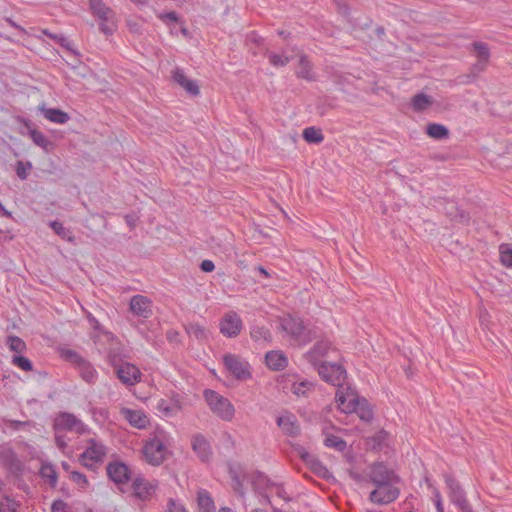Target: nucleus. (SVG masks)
<instances>
[{
	"instance_id": "58836bf2",
	"label": "nucleus",
	"mask_w": 512,
	"mask_h": 512,
	"mask_svg": "<svg viewBox=\"0 0 512 512\" xmlns=\"http://www.w3.org/2000/svg\"><path fill=\"white\" fill-rule=\"evenodd\" d=\"M50 227L62 239L67 240L71 243L75 241V237L72 235V232L68 228L64 227V225L61 222L52 221L50 222Z\"/></svg>"
},
{
	"instance_id": "4468645a",
	"label": "nucleus",
	"mask_w": 512,
	"mask_h": 512,
	"mask_svg": "<svg viewBox=\"0 0 512 512\" xmlns=\"http://www.w3.org/2000/svg\"><path fill=\"white\" fill-rule=\"evenodd\" d=\"M132 489H133L132 495L135 498H137L141 501H147L156 492L157 483L151 482V481L145 479L143 476L138 475L133 479Z\"/></svg>"
},
{
	"instance_id": "c03bdc74",
	"label": "nucleus",
	"mask_w": 512,
	"mask_h": 512,
	"mask_svg": "<svg viewBox=\"0 0 512 512\" xmlns=\"http://www.w3.org/2000/svg\"><path fill=\"white\" fill-rule=\"evenodd\" d=\"M40 473H41V476L43 478H48L49 479L50 484H51L52 487L56 486V483H57V473H56V471H55V469H54V467L52 465H50V464L42 465Z\"/></svg>"
},
{
	"instance_id": "f8f14e48",
	"label": "nucleus",
	"mask_w": 512,
	"mask_h": 512,
	"mask_svg": "<svg viewBox=\"0 0 512 512\" xmlns=\"http://www.w3.org/2000/svg\"><path fill=\"white\" fill-rule=\"evenodd\" d=\"M56 431H71L77 434H83L86 426L72 413H60L54 421Z\"/></svg>"
},
{
	"instance_id": "2eb2a0df",
	"label": "nucleus",
	"mask_w": 512,
	"mask_h": 512,
	"mask_svg": "<svg viewBox=\"0 0 512 512\" xmlns=\"http://www.w3.org/2000/svg\"><path fill=\"white\" fill-rule=\"evenodd\" d=\"M472 48L477 62L472 66L471 73L476 77L486 69L490 60V49L488 45L483 42H474Z\"/></svg>"
},
{
	"instance_id": "5701e85b",
	"label": "nucleus",
	"mask_w": 512,
	"mask_h": 512,
	"mask_svg": "<svg viewBox=\"0 0 512 512\" xmlns=\"http://www.w3.org/2000/svg\"><path fill=\"white\" fill-rule=\"evenodd\" d=\"M192 449L198 455L201 461H208L211 456L210 444L206 438L197 434L192 438Z\"/></svg>"
},
{
	"instance_id": "2f4dec72",
	"label": "nucleus",
	"mask_w": 512,
	"mask_h": 512,
	"mask_svg": "<svg viewBox=\"0 0 512 512\" xmlns=\"http://www.w3.org/2000/svg\"><path fill=\"white\" fill-rule=\"evenodd\" d=\"M426 134L436 140L447 139L450 135L449 129L438 123H429L426 126Z\"/></svg>"
},
{
	"instance_id": "37998d69",
	"label": "nucleus",
	"mask_w": 512,
	"mask_h": 512,
	"mask_svg": "<svg viewBox=\"0 0 512 512\" xmlns=\"http://www.w3.org/2000/svg\"><path fill=\"white\" fill-rule=\"evenodd\" d=\"M324 444L340 452L344 451L346 448V442L342 438L334 435L327 436L324 440Z\"/></svg>"
},
{
	"instance_id": "ea45409f",
	"label": "nucleus",
	"mask_w": 512,
	"mask_h": 512,
	"mask_svg": "<svg viewBox=\"0 0 512 512\" xmlns=\"http://www.w3.org/2000/svg\"><path fill=\"white\" fill-rule=\"evenodd\" d=\"M6 344L9 349L17 353V355L23 353L27 349L26 343L20 337L14 335L7 337Z\"/></svg>"
},
{
	"instance_id": "a878e982",
	"label": "nucleus",
	"mask_w": 512,
	"mask_h": 512,
	"mask_svg": "<svg viewBox=\"0 0 512 512\" xmlns=\"http://www.w3.org/2000/svg\"><path fill=\"white\" fill-rule=\"evenodd\" d=\"M39 109L44 117L53 123L64 124L70 119L69 115L60 109L45 107H40Z\"/></svg>"
},
{
	"instance_id": "e433bc0d",
	"label": "nucleus",
	"mask_w": 512,
	"mask_h": 512,
	"mask_svg": "<svg viewBox=\"0 0 512 512\" xmlns=\"http://www.w3.org/2000/svg\"><path fill=\"white\" fill-rule=\"evenodd\" d=\"M501 264L506 268H512V245L503 243L499 246Z\"/></svg>"
},
{
	"instance_id": "aec40b11",
	"label": "nucleus",
	"mask_w": 512,
	"mask_h": 512,
	"mask_svg": "<svg viewBox=\"0 0 512 512\" xmlns=\"http://www.w3.org/2000/svg\"><path fill=\"white\" fill-rule=\"evenodd\" d=\"M121 415L135 428L144 429L149 424V419L146 414L141 410H133L129 408H122Z\"/></svg>"
},
{
	"instance_id": "de8ad7c7",
	"label": "nucleus",
	"mask_w": 512,
	"mask_h": 512,
	"mask_svg": "<svg viewBox=\"0 0 512 512\" xmlns=\"http://www.w3.org/2000/svg\"><path fill=\"white\" fill-rule=\"evenodd\" d=\"M32 169L31 162L18 161L16 163V174L21 180H25L28 177L29 171Z\"/></svg>"
},
{
	"instance_id": "49530a36",
	"label": "nucleus",
	"mask_w": 512,
	"mask_h": 512,
	"mask_svg": "<svg viewBox=\"0 0 512 512\" xmlns=\"http://www.w3.org/2000/svg\"><path fill=\"white\" fill-rule=\"evenodd\" d=\"M251 337L254 340H265L270 341L271 340V334L268 329L265 327H253L250 332Z\"/></svg>"
},
{
	"instance_id": "dca6fc26",
	"label": "nucleus",
	"mask_w": 512,
	"mask_h": 512,
	"mask_svg": "<svg viewBox=\"0 0 512 512\" xmlns=\"http://www.w3.org/2000/svg\"><path fill=\"white\" fill-rule=\"evenodd\" d=\"M106 469L109 478L117 485L126 484L131 479V471L123 462H111Z\"/></svg>"
},
{
	"instance_id": "864d4df0",
	"label": "nucleus",
	"mask_w": 512,
	"mask_h": 512,
	"mask_svg": "<svg viewBox=\"0 0 512 512\" xmlns=\"http://www.w3.org/2000/svg\"><path fill=\"white\" fill-rule=\"evenodd\" d=\"M268 58L270 63L275 67L285 66L290 61L289 57H283L275 53H270Z\"/></svg>"
},
{
	"instance_id": "72a5a7b5",
	"label": "nucleus",
	"mask_w": 512,
	"mask_h": 512,
	"mask_svg": "<svg viewBox=\"0 0 512 512\" xmlns=\"http://www.w3.org/2000/svg\"><path fill=\"white\" fill-rule=\"evenodd\" d=\"M30 137L35 145L41 147L46 152L53 149V143L39 130H30Z\"/></svg>"
},
{
	"instance_id": "bb28decb",
	"label": "nucleus",
	"mask_w": 512,
	"mask_h": 512,
	"mask_svg": "<svg viewBox=\"0 0 512 512\" xmlns=\"http://www.w3.org/2000/svg\"><path fill=\"white\" fill-rule=\"evenodd\" d=\"M266 363L273 370H281L287 366V358L279 351H270L265 356Z\"/></svg>"
},
{
	"instance_id": "4c0bfd02",
	"label": "nucleus",
	"mask_w": 512,
	"mask_h": 512,
	"mask_svg": "<svg viewBox=\"0 0 512 512\" xmlns=\"http://www.w3.org/2000/svg\"><path fill=\"white\" fill-rule=\"evenodd\" d=\"M186 331L190 336L198 340H206L209 334L207 329L198 323H190L186 326Z\"/></svg>"
},
{
	"instance_id": "6e6552de",
	"label": "nucleus",
	"mask_w": 512,
	"mask_h": 512,
	"mask_svg": "<svg viewBox=\"0 0 512 512\" xmlns=\"http://www.w3.org/2000/svg\"><path fill=\"white\" fill-rule=\"evenodd\" d=\"M337 349L328 340L322 339L317 341L313 347L305 354V358L314 367H318L323 361L324 357H329L332 354H337Z\"/></svg>"
},
{
	"instance_id": "09e8293b",
	"label": "nucleus",
	"mask_w": 512,
	"mask_h": 512,
	"mask_svg": "<svg viewBox=\"0 0 512 512\" xmlns=\"http://www.w3.org/2000/svg\"><path fill=\"white\" fill-rule=\"evenodd\" d=\"M313 384L309 381H302L299 383H294L292 385V392L297 396H304L308 390L311 389Z\"/></svg>"
},
{
	"instance_id": "7ed1b4c3",
	"label": "nucleus",
	"mask_w": 512,
	"mask_h": 512,
	"mask_svg": "<svg viewBox=\"0 0 512 512\" xmlns=\"http://www.w3.org/2000/svg\"><path fill=\"white\" fill-rule=\"evenodd\" d=\"M204 397L214 414L225 421L232 420L235 410L232 403L227 398L213 390H205Z\"/></svg>"
},
{
	"instance_id": "7c9ffc66",
	"label": "nucleus",
	"mask_w": 512,
	"mask_h": 512,
	"mask_svg": "<svg viewBox=\"0 0 512 512\" xmlns=\"http://www.w3.org/2000/svg\"><path fill=\"white\" fill-rule=\"evenodd\" d=\"M197 504L200 512H215L214 501L209 492L204 489L197 493Z\"/></svg>"
},
{
	"instance_id": "393cba45",
	"label": "nucleus",
	"mask_w": 512,
	"mask_h": 512,
	"mask_svg": "<svg viewBox=\"0 0 512 512\" xmlns=\"http://www.w3.org/2000/svg\"><path fill=\"white\" fill-rule=\"evenodd\" d=\"M353 413H356L358 417L364 422H371L374 418L373 408L367 399L361 397L359 403L355 406Z\"/></svg>"
},
{
	"instance_id": "4d7b16f0",
	"label": "nucleus",
	"mask_w": 512,
	"mask_h": 512,
	"mask_svg": "<svg viewBox=\"0 0 512 512\" xmlns=\"http://www.w3.org/2000/svg\"><path fill=\"white\" fill-rule=\"evenodd\" d=\"M168 508H169V512H187L186 509L182 505L177 504L173 499L169 500Z\"/></svg>"
},
{
	"instance_id": "9d476101",
	"label": "nucleus",
	"mask_w": 512,
	"mask_h": 512,
	"mask_svg": "<svg viewBox=\"0 0 512 512\" xmlns=\"http://www.w3.org/2000/svg\"><path fill=\"white\" fill-rule=\"evenodd\" d=\"M445 482L449 488V496L452 503H454L461 510V512H469L472 507L469 504L465 496V492L463 491L458 481L453 476L446 475Z\"/></svg>"
},
{
	"instance_id": "338daca9",
	"label": "nucleus",
	"mask_w": 512,
	"mask_h": 512,
	"mask_svg": "<svg viewBox=\"0 0 512 512\" xmlns=\"http://www.w3.org/2000/svg\"><path fill=\"white\" fill-rule=\"evenodd\" d=\"M88 320L95 329H99V322L91 314L88 315Z\"/></svg>"
},
{
	"instance_id": "f257e3e1",
	"label": "nucleus",
	"mask_w": 512,
	"mask_h": 512,
	"mask_svg": "<svg viewBox=\"0 0 512 512\" xmlns=\"http://www.w3.org/2000/svg\"><path fill=\"white\" fill-rule=\"evenodd\" d=\"M165 433L158 431L154 433L143 445L142 454L144 460L152 465H161L167 457L168 450L164 443Z\"/></svg>"
},
{
	"instance_id": "9b49d317",
	"label": "nucleus",
	"mask_w": 512,
	"mask_h": 512,
	"mask_svg": "<svg viewBox=\"0 0 512 512\" xmlns=\"http://www.w3.org/2000/svg\"><path fill=\"white\" fill-rule=\"evenodd\" d=\"M219 330L227 338L237 337L242 330V320L235 311H228L219 322Z\"/></svg>"
},
{
	"instance_id": "f03ea898",
	"label": "nucleus",
	"mask_w": 512,
	"mask_h": 512,
	"mask_svg": "<svg viewBox=\"0 0 512 512\" xmlns=\"http://www.w3.org/2000/svg\"><path fill=\"white\" fill-rule=\"evenodd\" d=\"M280 327L299 346L305 345L313 339L312 331L304 326L302 319L299 317L292 315L282 317Z\"/></svg>"
},
{
	"instance_id": "ddd939ff",
	"label": "nucleus",
	"mask_w": 512,
	"mask_h": 512,
	"mask_svg": "<svg viewBox=\"0 0 512 512\" xmlns=\"http://www.w3.org/2000/svg\"><path fill=\"white\" fill-rule=\"evenodd\" d=\"M89 446L80 455V462L87 468H92L95 463L102 462L106 455L105 447L94 439L89 440Z\"/></svg>"
},
{
	"instance_id": "f704fd0d",
	"label": "nucleus",
	"mask_w": 512,
	"mask_h": 512,
	"mask_svg": "<svg viewBox=\"0 0 512 512\" xmlns=\"http://www.w3.org/2000/svg\"><path fill=\"white\" fill-rule=\"evenodd\" d=\"M77 368L84 381H86L87 383L95 382L97 372L89 362L84 360Z\"/></svg>"
},
{
	"instance_id": "052dcab7",
	"label": "nucleus",
	"mask_w": 512,
	"mask_h": 512,
	"mask_svg": "<svg viewBox=\"0 0 512 512\" xmlns=\"http://www.w3.org/2000/svg\"><path fill=\"white\" fill-rule=\"evenodd\" d=\"M233 480H234V490L240 495V496H243L244 495V489H243V485H242V482L239 480V478L237 476H234L233 477Z\"/></svg>"
},
{
	"instance_id": "8fccbe9b",
	"label": "nucleus",
	"mask_w": 512,
	"mask_h": 512,
	"mask_svg": "<svg viewBox=\"0 0 512 512\" xmlns=\"http://www.w3.org/2000/svg\"><path fill=\"white\" fill-rule=\"evenodd\" d=\"M71 480L76 483L81 489H86L89 485L87 477L78 471L70 472Z\"/></svg>"
},
{
	"instance_id": "c756f323",
	"label": "nucleus",
	"mask_w": 512,
	"mask_h": 512,
	"mask_svg": "<svg viewBox=\"0 0 512 512\" xmlns=\"http://www.w3.org/2000/svg\"><path fill=\"white\" fill-rule=\"evenodd\" d=\"M302 458L309 465L310 469L320 477L329 478L330 473L328 469L314 456L305 453L302 455Z\"/></svg>"
},
{
	"instance_id": "3c124183",
	"label": "nucleus",
	"mask_w": 512,
	"mask_h": 512,
	"mask_svg": "<svg viewBox=\"0 0 512 512\" xmlns=\"http://www.w3.org/2000/svg\"><path fill=\"white\" fill-rule=\"evenodd\" d=\"M62 356L70 361L71 363L75 364L77 367L81 364V362H83L85 359L82 358L77 352H75L74 350H64L62 352Z\"/></svg>"
},
{
	"instance_id": "c9c22d12",
	"label": "nucleus",
	"mask_w": 512,
	"mask_h": 512,
	"mask_svg": "<svg viewBox=\"0 0 512 512\" xmlns=\"http://www.w3.org/2000/svg\"><path fill=\"white\" fill-rule=\"evenodd\" d=\"M302 136L304 140L308 143L319 144L324 140V135L321 129L316 128L314 126L305 128L303 130Z\"/></svg>"
},
{
	"instance_id": "774afa93",
	"label": "nucleus",
	"mask_w": 512,
	"mask_h": 512,
	"mask_svg": "<svg viewBox=\"0 0 512 512\" xmlns=\"http://www.w3.org/2000/svg\"><path fill=\"white\" fill-rule=\"evenodd\" d=\"M256 269H257V271H259V273L263 277H265V278H269L270 277V273L263 266H258Z\"/></svg>"
},
{
	"instance_id": "4be33fe9",
	"label": "nucleus",
	"mask_w": 512,
	"mask_h": 512,
	"mask_svg": "<svg viewBox=\"0 0 512 512\" xmlns=\"http://www.w3.org/2000/svg\"><path fill=\"white\" fill-rule=\"evenodd\" d=\"M298 68L296 70V76L306 81H315L316 75L313 72V66L307 55L299 53Z\"/></svg>"
},
{
	"instance_id": "cd10ccee",
	"label": "nucleus",
	"mask_w": 512,
	"mask_h": 512,
	"mask_svg": "<svg viewBox=\"0 0 512 512\" xmlns=\"http://www.w3.org/2000/svg\"><path fill=\"white\" fill-rule=\"evenodd\" d=\"M157 409L165 416H172L182 409V403L177 398L172 399L171 401L161 399L157 404Z\"/></svg>"
},
{
	"instance_id": "b1692460",
	"label": "nucleus",
	"mask_w": 512,
	"mask_h": 512,
	"mask_svg": "<svg viewBox=\"0 0 512 512\" xmlns=\"http://www.w3.org/2000/svg\"><path fill=\"white\" fill-rule=\"evenodd\" d=\"M90 8L92 13L101 21H111L114 19V12L102 0H90Z\"/></svg>"
},
{
	"instance_id": "bf43d9fd",
	"label": "nucleus",
	"mask_w": 512,
	"mask_h": 512,
	"mask_svg": "<svg viewBox=\"0 0 512 512\" xmlns=\"http://www.w3.org/2000/svg\"><path fill=\"white\" fill-rule=\"evenodd\" d=\"M434 496H435V506H436L437 512H444L441 495L438 490L434 491Z\"/></svg>"
},
{
	"instance_id": "a211bd4d",
	"label": "nucleus",
	"mask_w": 512,
	"mask_h": 512,
	"mask_svg": "<svg viewBox=\"0 0 512 512\" xmlns=\"http://www.w3.org/2000/svg\"><path fill=\"white\" fill-rule=\"evenodd\" d=\"M130 311L143 318H149L152 315L151 300L143 295H135L130 300Z\"/></svg>"
},
{
	"instance_id": "c85d7f7f",
	"label": "nucleus",
	"mask_w": 512,
	"mask_h": 512,
	"mask_svg": "<svg viewBox=\"0 0 512 512\" xmlns=\"http://www.w3.org/2000/svg\"><path fill=\"white\" fill-rule=\"evenodd\" d=\"M388 438H389V433L385 430H380L375 435L368 437L366 439V445L371 450L379 451L384 446L387 445Z\"/></svg>"
},
{
	"instance_id": "0eeeda50",
	"label": "nucleus",
	"mask_w": 512,
	"mask_h": 512,
	"mask_svg": "<svg viewBox=\"0 0 512 512\" xmlns=\"http://www.w3.org/2000/svg\"><path fill=\"white\" fill-rule=\"evenodd\" d=\"M337 407L343 413H353L355 406L359 403L361 397L358 393L350 386L338 387L335 395Z\"/></svg>"
},
{
	"instance_id": "0e129e2a",
	"label": "nucleus",
	"mask_w": 512,
	"mask_h": 512,
	"mask_svg": "<svg viewBox=\"0 0 512 512\" xmlns=\"http://www.w3.org/2000/svg\"><path fill=\"white\" fill-rule=\"evenodd\" d=\"M6 21H7V22L12 26V27H14V28H16V29L20 30V31H21V32H23V33H26V30H25L22 26L18 25L16 22H14L11 18H7V19H6Z\"/></svg>"
},
{
	"instance_id": "79ce46f5",
	"label": "nucleus",
	"mask_w": 512,
	"mask_h": 512,
	"mask_svg": "<svg viewBox=\"0 0 512 512\" xmlns=\"http://www.w3.org/2000/svg\"><path fill=\"white\" fill-rule=\"evenodd\" d=\"M450 219L456 223L467 224L470 220V216L464 210L453 207L451 212H448Z\"/></svg>"
},
{
	"instance_id": "6e6d98bb",
	"label": "nucleus",
	"mask_w": 512,
	"mask_h": 512,
	"mask_svg": "<svg viewBox=\"0 0 512 512\" xmlns=\"http://www.w3.org/2000/svg\"><path fill=\"white\" fill-rule=\"evenodd\" d=\"M67 508V504L63 500H55L52 503L51 510L52 512H65Z\"/></svg>"
},
{
	"instance_id": "5fc2aeb1",
	"label": "nucleus",
	"mask_w": 512,
	"mask_h": 512,
	"mask_svg": "<svg viewBox=\"0 0 512 512\" xmlns=\"http://www.w3.org/2000/svg\"><path fill=\"white\" fill-rule=\"evenodd\" d=\"M100 30L106 35L112 34L115 30L114 21H101Z\"/></svg>"
},
{
	"instance_id": "412c9836",
	"label": "nucleus",
	"mask_w": 512,
	"mask_h": 512,
	"mask_svg": "<svg viewBox=\"0 0 512 512\" xmlns=\"http://www.w3.org/2000/svg\"><path fill=\"white\" fill-rule=\"evenodd\" d=\"M172 77L187 93L193 96L199 95L200 89L198 84L194 80L189 79L181 69L177 68L174 70Z\"/></svg>"
},
{
	"instance_id": "13d9d810",
	"label": "nucleus",
	"mask_w": 512,
	"mask_h": 512,
	"mask_svg": "<svg viewBox=\"0 0 512 512\" xmlns=\"http://www.w3.org/2000/svg\"><path fill=\"white\" fill-rule=\"evenodd\" d=\"M200 267L204 272H212L215 269V265L211 260L202 261Z\"/></svg>"
},
{
	"instance_id": "20e7f679",
	"label": "nucleus",
	"mask_w": 512,
	"mask_h": 512,
	"mask_svg": "<svg viewBox=\"0 0 512 512\" xmlns=\"http://www.w3.org/2000/svg\"><path fill=\"white\" fill-rule=\"evenodd\" d=\"M319 376L327 383L336 387H342L347 378L346 370L339 363L322 362L318 365Z\"/></svg>"
},
{
	"instance_id": "39448f33",
	"label": "nucleus",
	"mask_w": 512,
	"mask_h": 512,
	"mask_svg": "<svg viewBox=\"0 0 512 512\" xmlns=\"http://www.w3.org/2000/svg\"><path fill=\"white\" fill-rule=\"evenodd\" d=\"M400 481H389L387 484L375 485L371 491L369 500L378 505H385L394 502L400 495L397 484Z\"/></svg>"
},
{
	"instance_id": "473e14b6",
	"label": "nucleus",
	"mask_w": 512,
	"mask_h": 512,
	"mask_svg": "<svg viewBox=\"0 0 512 512\" xmlns=\"http://www.w3.org/2000/svg\"><path fill=\"white\" fill-rule=\"evenodd\" d=\"M433 104V99L424 93H418L413 96L411 105L414 111L422 112L430 108Z\"/></svg>"
},
{
	"instance_id": "6ab92c4d",
	"label": "nucleus",
	"mask_w": 512,
	"mask_h": 512,
	"mask_svg": "<svg viewBox=\"0 0 512 512\" xmlns=\"http://www.w3.org/2000/svg\"><path fill=\"white\" fill-rule=\"evenodd\" d=\"M277 424L281 428L282 432L287 436L295 437L300 433V425L296 417L289 412L279 416Z\"/></svg>"
},
{
	"instance_id": "680f3d73",
	"label": "nucleus",
	"mask_w": 512,
	"mask_h": 512,
	"mask_svg": "<svg viewBox=\"0 0 512 512\" xmlns=\"http://www.w3.org/2000/svg\"><path fill=\"white\" fill-rule=\"evenodd\" d=\"M8 424L10 427L17 429L19 426H25L28 425L29 422L26 421H16V420H9Z\"/></svg>"
},
{
	"instance_id": "603ef678",
	"label": "nucleus",
	"mask_w": 512,
	"mask_h": 512,
	"mask_svg": "<svg viewBox=\"0 0 512 512\" xmlns=\"http://www.w3.org/2000/svg\"><path fill=\"white\" fill-rule=\"evenodd\" d=\"M157 17L165 24H169L170 22L178 23L180 21V17L175 11L158 13Z\"/></svg>"
},
{
	"instance_id": "423d86ee",
	"label": "nucleus",
	"mask_w": 512,
	"mask_h": 512,
	"mask_svg": "<svg viewBox=\"0 0 512 512\" xmlns=\"http://www.w3.org/2000/svg\"><path fill=\"white\" fill-rule=\"evenodd\" d=\"M366 477L373 485L387 484L389 481H400V477L393 469L388 468L383 462H375L368 467Z\"/></svg>"
},
{
	"instance_id": "f3484780",
	"label": "nucleus",
	"mask_w": 512,
	"mask_h": 512,
	"mask_svg": "<svg viewBox=\"0 0 512 512\" xmlns=\"http://www.w3.org/2000/svg\"><path fill=\"white\" fill-rule=\"evenodd\" d=\"M120 381L128 386L135 385L141 380V372L138 367L131 363H123L116 368Z\"/></svg>"
},
{
	"instance_id": "a19ab883",
	"label": "nucleus",
	"mask_w": 512,
	"mask_h": 512,
	"mask_svg": "<svg viewBox=\"0 0 512 512\" xmlns=\"http://www.w3.org/2000/svg\"><path fill=\"white\" fill-rule=\"evenodd\" d=\"M11 363L17 368L26 372L33 370L32 362L27 357L22 355H14L11 359Z\"/></svg>"
},
{
	"instance_id": "a18cd8bd",
	"label": "nucleus",
	"mask_w": 512,
	"mask_h": 512,
	"mask_svg": "<svg viewBox=\"0 0 512 512\" xmlns=\"http://www.w3.org/2000/svg\"><path fill=\"white\" fill-rule=\"evenodd\" d=\"M42 33L44 35H46L47 37H49L50 39L59 43L66 50L73 51L71 48L70 42L68 41V39L65 36L54 34V33L50 32L48 29H43Z\"/></svg>"
},
{
	"instance_id": "69168bd1",
	"label": "nucleus",
	"mask_w": 512,
	"mask_h": 512,
	"mask_svg": "<svg viewBox=\"0 0 512 512\" xmlns=\"http://www.w3.org/2000/svg\"><path fill=\"white\" fill-rule=\"evenodd\" d=\"M125 220H126V223L130 226V228H134L135 227V217L132 216V215H126L125 216Z\"/></svg>"
},
{
	"instance_id": "1a4fd4ad",
	"label": "nucleus",
	"mask_w": 512,
	"mask_h": 512,
	"mask_svg": "<svg viewBox=\"0 0 512 512\" xmlns=\"http://www.w3.org/2000/svg\"><path fill=\"white\" fill-rule=\"evenodd\" d=\"M226 369L238 380H246L251 377L248 362L233 354H226L223 357Z\"/></svg>"
},
{
	"instance_id": "e2e57ef3",
	"label": "nucleus",
	"mask_w": 512,
	"mask_h": 512,
	"mask_svg": "<svg viewBox=\"0 0 512 512\" xmlns=\"http://www.w3.org/2000/svg\"><path fill=\"white\" fill-rule=\"evenodd\" d=\"M109 360L115 368H117L120 365L117 355L112 352L109 353Z\"/></svg>"
}]
</instances>
